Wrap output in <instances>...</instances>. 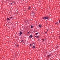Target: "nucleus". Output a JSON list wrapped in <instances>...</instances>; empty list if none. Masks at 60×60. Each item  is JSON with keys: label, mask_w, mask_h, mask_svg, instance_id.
Wrapping results in <instances>:
<instances>
[{"label": "nucleus", "mask_w": 60, "mask_h": 60, "mask_svg": "<svg viewBox=\"0 0 60 60\" xmlns=\"http://www.w3.org/2000/svg\"><path fill=\"white\" fill-rule=\"evenodd\" d=\"M34 11H32L31 12V15L32 16H34Z\"/></svg>", "instance_id": "f257e3e1"}, {"label": "nucleus", "mask_w": 60, "mask_h": 60, "mask_svg": "<svg viewBox=\"0 0 60 60\" xmlns=\"http://www.w3.org/2000/svg\"><path fill=\"white\" fill-rule=\"evenodd\" d=\"M49 18V17H44L43 18V19H48Z\"/></svg>", "instance_id": "f03ea898"}, {"label": "nucleus", "mask_w": 60, "mask_h": 60, "mask_svg": "<svg viewBox=\"0 0 60 60\" xmlns=\"http://www.w3.org/2000/svg\"><path fill=\"white\" fill-rule=\"evenodd\" d=\"M32 37H33L32 36V35H30L29 37V38H32Z\"/></svg>", "instance_id": "7ed1b4c3"}, {"label": "nucleus", "mask_w": 60, "mask_h": 60, "mask_svg": "<svg viewBox=\"0 0 60 60\" xmlns=\"http://www.w3.org/2000/svg\"><path fill=\"white\" fill-rule=\"evenodd\" d=\"M22 34V32H20L19 34H20L19 35L20 36L21 35V34Z\"/></svg>", "instance_id": "20e7f679"}, {"label": "nucleus", "mask_w": 60, "mask_h": 60, "mask_svg": "<svg viewBox=\"0 0 60 60\" xmlns=\"http://www.w3.org/2000/svg\"><path fill=\"white\" fill-rule=\"evenodd\" d=\"M22 43H23L24 42V40H22Z\"/></svg>", "instance_id": "39448f33"}, {"label": "nucleus", "mask_w": 60, "mask_h": 60, "mask_svg": "<svg viewBox=\"0 0 60 60\" xmlns=\"http://www.w3.org/2000/svg\"><path fill=\"white\" fill-rule=\"evenodd\" d=\"M39 27H41V25H39Z\"/></svg>", "instance_id": "423d86ee"}, {"label": "nucleus", "mask_w": 60, "mask_h": 60, "mask_svg": "<svg viewBox=\"0 0 60 60\" xmlns=\"http://www.w3.org/2000/svg\"><path fill=\"white\" fill-rule=\"evenodd\" d=\"M48 56L49 57L50 56V55H49Z\"/></svg>", "instance_id": "0eeeda50"}, {"label": "nucleus", "mask_w": 60, "mask_h": 60, "mask_svg": "<svg viewBox=\"0 0 60 60\" xmlns=\"http://www.w3.org/2000/svg\"><path fill=\"white\" fill-rule=\"evenodd\" d=\"M25 44H27V42H25V43H24Z\"/></svg>", "instance_id": "6e6552de"}, {"label": "nucleus", "mask_w": 60, "mask_h": 60, "mask_svg": "<svg viewBox=\"0 0 60 60\" xmlns=\"http://www.w3.org/2000/svg\"><path fill=\"white\" fill-rule=\"evenodd\" d=\"M35 37L36 38H38L39 37V36H35Z\"/></svg>", "instance_id": "1a4fd4ad"}, {"label": "nucleus", "mask_w": 60, "mask_h": 60, "mask_svg": "<svg viewBox=\"0 0 60 60\" xmlns=\"http://www.w3.org/2000/svg\"><path fill=\"white\" fill-rule=\"evenodd\" d=\"M33 27V26L31 25V28H32Z\"/></svg>", "instance_id": "9d476101"}, {"label": "nucleus", "mask_w": 60, "mask_h": 60, "mask_svg": "<svg viewBox=\"0 0 60 60\" xmlns=\"http://www.w3.org/2000/svg\"><path fill=\"white\" fill-rule=\"evenodd\" d=\"M30 8H31V7H29L28 9L29 10H30Z\"/></svg>", "instance_id": "9b49d317"}, {"label": "nucleus", "mask_w": 60, "mask_h": 60, "mask_svg": "<svg viewBox=\"0 0 60 60\" xmlns=\"http://www.w3.org/2000/svg\"><path fill=\"white\" fill-rule=\"evenodd\" d=\"M39 34V33H36V35H37V34Z\"/></svg>", "instance_id": "f8f14e48"}, {"label": "nucleus", "mask_w": 60, "mask_h": 60, "mask_svg": "<svg viewBox=\"0 0 60 60\" xmlns=\"http://www.w3.org/2000/svg\"><path fill=\"white\" fill-rule=\"evenodd\" d=\"M33 49H34L35 48V47L34 46L33 48H32Z\"/></svg>", "instance_id": "ddd939ff"}, {"label": "nucleus", "mask_w": 60, "mask_h": 60, "mask_svg": "<svg viewBox=\"0 0 60 60\" xmlns=\"http://www.w3.org/2000/svg\"><path fill=\"white\" fill-rule=\"evenodd\" d=\"M7 20H10V19H9V18H8L7 19Z\"/></svg>", "instance_id": "4468645a"}, {"label": "nucleus", "mask_w": 60, "mask_h": 60, "mask_svg": "<svg viewBox=\"0 0 60 60\" xmlns=\"http://www.w3.org/2000/svg\"><path fill=\"white\" fill-rule=\"evenodd\" d=\"M43 41H45V40L44 39H43Z\"/></svg>", "instance_id": "2eb2a0df"}, {"label": "nucleus", "mask_w": 60, "mask_h": 60, "mask_svg": "<svg viewBox=\"0 0 60 60\" xmlns=\"http://www.w3.org/2000/svg\"><path fill=\"white\" fill-rule=\"evenodd\" d=\"M58 22H56L55 23V24H57Z\"/></svg>", "instance_id": "dca6fc26"}, {"label": "nucleus", "mask_w": 60, "mask_h": 60, "mask_svg": "<svg viewBox=\"0 0 60 60\" xmlns=\"http://www.w3.org/2000/svg\"><path fill=\"white\" fill-rule=\"evenodd\" d=\"M16 46H17V47H18V46H19V45H16Z\"/></svg>", "instance_id": "f3484780"}, {"label": "nucleus", "mask_w": 60, "mask_h": 60, "mask_svg": "<svg viewBox=\"0 0 60 60\" xmlns=\"http://www.w3.org/2000/svg\"><path fill=\"white\" fill-rule=\"evenodd\" d=\"M59 23H60V20H59Z\"/></svg>", "instance_id": "a211bd4d"}, {"label": "nucleus", "mask_w": 60, "mask_h": 60, "mask_svg": "<svg viewBox=\"0 0 60 60\" xmlns=\"http://www.w3.org/2000/svg\"><path fill=\"white\" fill-rule=\"evenodd\" d=\"M31 45H31V44H30V46H31Z\"/></svg>", "instance_id": "6ab92c4d"}, {"label": "nucleus", "mask_w": 60, "mask_h": 60, "mask_svg": "<svg viewBox=\"0 0 60 60\" xmlns=\"http://www.w3.org/2000/svg\"><path fill=\"white\" fill-rule=\"evenodd\" d=\"M12 17H11L10 18V19H11L12 18Z\"/></svg>", "instance_id": "aec40b11"}, {"label": "nucleus", "mask_w": 60, "mask_h": 60, "mask_svg": "<svg viewBox=\"0 0 60 60\" xmlns=\"http://www.w3.org/2000/svg\"><path fill=\"white\" fill-rule=\"evenodd\" d=\"M46 33H47V32H45V34H46Z\"/></svg>", "instance_id": "412c9836"}, {"label": "nucleus", "mask_w": 60, "mask_h": 60, "mask_svg": "<svg viewBox=\"0 0 60 60\" xmlns=\"http://www.w3.org/2000/svg\"><path fill=\"white\" fill-rule=\"evenodd\" d=\"M11 4H12V3H11Z\"/></svg>", "instance_id": "4be33fe9"}, {"label": "nucleus", "mask_w": 60, "mask_h": 60, "mask_svg": "<svg viewBox=\"0 0 60 60\" xmlns=\"http://www.w3.org/2000/svg\"><path fill=\"white\" fill-rule=\"evenodd\" d=\"M29 32H28V33L27 34H28V33H29Z\"/></svg>", "instance_id": "5701e85b"}, {"label": "nucleus", "mask_w": 60, "mask_h": 60, "mask_svg": "<svg viewBox=\"0 0 60 60\" xmlns=\"http://www.w3.org/2000/svg\"><path fill=\"white\" fill-rule=\"evenodd\" d=\"M29 32H28V33L27 34H28V33H29Z\"/></svg>", "instance_id": "b1692460"}, {"label": "nucleus", "mask_w": 60, "mask_h": 60, "mask_svg": "<svg viewBox=\"0 0 60 60\" xmlns=\"http://www.w3.org/2000/svg\"><path fill=\"white\" fill-rule=\"evenodd\" d=\"M29 32H28V33L27 34H28V33H29Z\"/></svg>", "instance_id": "393cba45"}]
</instances>
